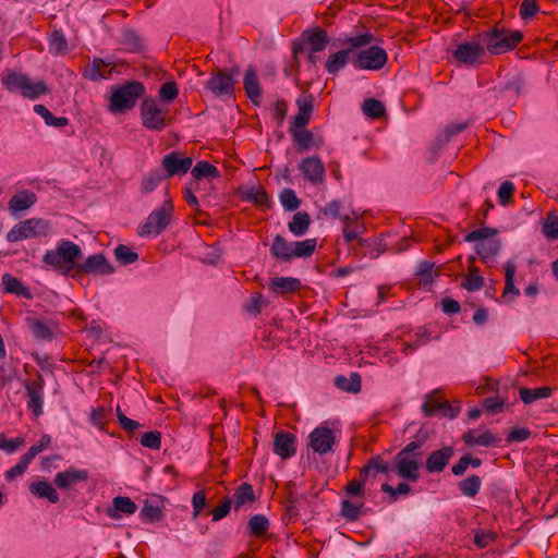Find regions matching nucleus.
<instances>
[{"instance_id": "1", "label": "nucleus", "mask_w": 558, "mask_h": 558, "mask_svg": "<svg viewBox=\"0 0 558 558\" xmlns=\"http://www.w3.org/2000/svg\"><path fill=\"white\" fill-rule=\"evenodd\" d=\"M81 247L70 241L60 240L54 250H48L43 256V263L47 268L68 276L72 269H76L77 260L82 258Z\"/></svg>"}, {"instance_id": "2", "label": "nucleus", "mask_w": 558, "mask_h": 558, "mask_svg": "<svg viewBox=\"0 0 558 558\" xmlns=\"http://www.w3.org/2000/svg\"><path fill=\"white\" fill-rule=\"evenodd\" d=\"M478 38L483 41L486 51L493 56H499L515 49L523 40V34L520 31L495 26L481 32Z\"/></svg>"}, {"instance_id": "3", "label": "nucleus", "mask_w": 558, "mask_h": 558, "mask_svg": "<svg viewBox=\"0 0 558 558\" xmlns=\"http://www.w3.org/2000/svg\"><path fill=\"white\" fill-rule=\"evenodd\" d=\"M422 447V440H413L397 453L395 458V471L400 477L412 482L418 480Z\"/></svg>"}, {"instance_id": "4", "label": "nucleus", "mask_w": 558, "mask_h": 558, "mask_svg": "<svg viewBox=\"0 0 558 558\" xmlns=\"http://www.w3.org/2000/svg\"><path fill=\"white\" fill-rule=\"evenodd\" d=\"M144 93L145 86L138 81H129L123 85L116 86L112 88L108 109L112 113L131 110Z\"/></svg>"}, {"instance_id": "5", "label": "nucleus", "mask_w": 558, "mask_h": 558, "mask_svg": "<svg viewBox=\"0 0 558 558\" xmlns=\"http://www.w3.org/2000/svg\"><path fill=\"white\" fill-rule=\"evenodd\" d=\"M142 125L154 132L162 131L171 122L168 110L163 109L159 101L153 97L143 99L140 112Z\"/></svg>"}, {"instance_id": "6", "label": "nucleus", "mask_w": 558, "mask_h": 558, "mask_svg": "<svg viewBox=\"0 0 558 558\" xmlns=\"http://www.w3.org/2000/svg\"><path fill=\"white\" fill-rule=\"evenodd\" d=\"M173 206L170 201H166L161 207L154 209L145 222L140 226L138 235L158 236L171 223Z\"/></svg>"}, {"instance_id": "7", "label": "nucleus", "mask_w": 558, "mask_h": 558, "mask_svg": "<svg viewBox=\"0 0 558 558\" xmlns=\"http://www.w3.org/2000/svg\"><path fill=\"white\" fill-rule=\"evenodd\" d=\"M51 231L49 221L43 218H29L14 226L7 234L9 242L47 236Z\"/></svg>"}, {"instance_id": "8", "label": "nucleus", "mask_w": 558, "mask_h": 558, "mask_svg": "<svg viewBox=\"0 0 558 558\" xmlns=\"http://www.w3.org/2000/svg\"><path fill=\"white\" fill-rule=\"evenodd\" d=\"M388 61L386 50L379 46H371L360 50L352 60L354 68L360 70L378 71Z\"/></svg>"}, {"instance_id": "9", "label": "nucleus", "mask_w": 558, "mask_h": 558, "mask_svg": "<svg viewBox=\"0 0 558 558\" xmlns=\"http://www.w3.org/2000/svg\"><path fill=\"white\" fill-rule=\"evenodd\" d=\"M422 412L426 417L434 416L440 412L445 417L454 418L460 412V407H453L448 401L442 400L441 392L437 389L425 396Z\"/></svg>"}, {"instance_id": "10", "label": "nucleus", "mask_w": 558, "mask_h": 558, "mask_svg": "<svg viewBox=\"0 0 558 558\" xmlns=\"http://www.w3.org/2000/svg\"><path fill=\"white\" fill-rule=\"evenodd\" d=\"M239 73L236 68L230 72L218 70L206 82V88L217 97L232 96L234 94V76Z\"/></svg>"}, {"instance_id": "11", "label": "nucleus", "mask_w": 558, "mask_h": 558, "mask_svg": "<svg viewBox=\"0 0 558 558\" xmlns=\"http://www.w3.org/2000/svg\"><path fill=\"white\" fill-rule=\"evenodd\" d=\"M485 54V46L478 37L477 40L459 44L452 53L453 58L458 62L466 65H475L476 63H482Z\"/></svg>"}, {"instance_id": "12", "label": "nucleus", "mask_w": 558, "mask_h": 558, "mask_svg": "<svg viewBox=\"0 0 558 558\" xmlns=\"http://www.w3.org/2000/svg\"><path fill=\"white\" fill-rule=\"evenodd\" d=\"M192 166L193 158L185 157L180 151L168 153L161 160V167L167 178L182 177L189 172Z\"/></svg>"}, {"instance_id": "13", "label": "nucleus", "mask_w": 558, "mask_h": 558, "mask_svg": "<svg viewBox=\"0 0 558 558\" xmlns=\"http://www.w3.org/2000/svg\"><path fill=\"white\" fill-rule=\"evenodd\" d=\"M335 444V434L326 426H318L314 428L308 436V446L318 454H326L330 452Z\"/></svg>"}, {"instance_id": "14", "label": "nucleus", "mask_w": 558, "mask_h": 558, "mask_svg": "<svg viewBox=\"0 0 558 558\" xmlns=\"http://www.w3.org/2000/svg\"><path fill=\"white\" fill-rule=\"evenodd\" d=\"M299 170L304 179L313 185H320L325 182V165L320 158L313 156L303 158L299 163Z\"/></svg>"}, {"instance_id": "15", "label": "nucleus", "mask_w": 558, "mask_h": 558, "mask_svg": "<svg viewBox=\"0 0 558 558\" xmlns=\"http://www.w3.org/2000/svg\"><path fill=\"white\" fill-rule=\"evenodd\" d=\"M76 271L83 274L94 275H109L114 271V268L107 260L104 254L89 255L84 263L76 265Z\"/></svg>"}, {"instance_id": "16", "label": "nucleus", "mask_w": 558, "mask_h": 558, "mask_svg": "<svg viewBox=\"0 0 558 558\" xmlns=\"http://www.w3.org/2000/svg\"><path fill=\"white\" fill-rule=\"evenodd\" d=\"M274 452L281 459H290L296 452V437L292 433L280 430L275 435Z\"/></svg>"}, {"instance_id": "17", "label": "nucleus", "mask_w": 558, "mask_h": 558, "mask_svg": "<svg viewBox=\"0 0 558 558\" xmlns=\"http://www.w3.org/2000/svg\"><path fill=\"white\" fill-rule=\"evenodd\" d=\"M88 477L87 470L70 466L65 471L57 473L53 482L61 489H70L80 482H86Z\"/></svg>"}, {"instance_id": "18", "label": "nucleus", "mask_w": 558, "mask_h": 558, "mask_svg": "<svg viewBox=\"0 0 558 558\" xmlns=\"http://www.w3.org/2000/svg\"><path fill=\"white\" fill-rule=\"evenodd\" d=\"M454 454V449L451 446H444L442 448L433 451L426 459L425 468L429 473H440L447 466L448 462Z\"/></svg>"}, {"instance_id": "19", "label": "nucleus", "mask_w": 558, "mask_h": 558, "mask_svg": "<svg viewBox=\"0 0 558 558\" xmlns=\"http://www.w3.org/2000/svg\"><path fill=\"white\" fill-rule=\"evenodd\" d=\"M296 105L299 111L293 118L291 128L303 129L310 123L314 108V97L310 94H303L298 98Z\"/></svg>"}, {"instance_id": "20", "label": "nucleus", "mask_w": 558, "mask_h": 558, "mask_svg": "<svg viewBox=\"0 0 558 558\" xmlns=\"http://www.w3.org/2000/svg\"><path fill=\"white\" fill-rule=\"evenodd\" d=\"M26 395H27V408L35 414V416H39L43 414V404H44V385L43 381L33 380L26 385Z\"/></svg>"}, {"instance_id": "21", "label": "nucleus", "mask_w": 558, "mask_h": 558, "mask_svg": "<svg viewBox=\"0 0 558 558\" xmlns=\"http://www.w3.org/2000/svg\"><path fill=\"white\" fill-rule=\"evenodd\" d=\"M243 87L247 98L254 104L258 105L263 94L259 78L255 68L250 66L243 77Z\"/></svg>"}, {"instance_id": "22", "label": "nucleus", "mask_w": 558, "mask_h": 558, "mask_svg": "<svg viewBox=\"0 0 558 558\" xmlns=\"http://www.w3.org/2000/svg\"><path fill=\"white\" fill-rule=\"evenodd\" d=\"M162 499L159 496H153L145 500L140 511V518L144 523L158 522L162 519Z\"/></svg>"}, {"instance_id": "23", "label": "nucleus", "mask_w": 558, "mask_h": 558, "mask_svg": "<svg viewBox=\"0 0 558 558\" xmlns=\"http://www.w3.org/2000/svg\"><path fill=\"white\" fill-rule=\"evenodd\" d=\"M301 288V280L294 277H275L269 282V290L279 295L293 294Z\"/></svg>"}, {"instance_id": "24", "label": "nucleus", "mask_w": 558, "mask_h": 558, "mask_svg": "<svg viewBox=\"0 0 558 558\" xmlns=\"http://www.w3.org/2000/svg\"><path fill=\"white\" fill-rule=\"evenodd\" d=\"M37 202V196L29 190H22L15 193L9 201V209L12 214L24 211L33 207Z\"/></svg>"}, {"instance_id": "25", "label": "nucleus", "mask_w": 558, "mask_h": 558, "mask_svg": "<svg viewBox=\"0 0 558 558\" xmlns=\"http://www.w3.org/2000/svg\"><path fill=\"white\" fill-rule=\"evenodd\" d=\"M28 75L22 72L5 70L1 75V83L9 93H16L23 90L25 83H27Z\"/></svg>"}, {"instance_id": "26", "label": "nucleus", "mask_w": 558, "mask_h": 558, "mask_svg": "<svg viewBox=\"0 0 558 558\" xmlns=\"http://www.w3.org/2000/svg\"><path fill=\"white\" fill-rule=\"evenodd\" d=\"M269 251L276 259L290 262L293 258V242H288L283 236L277 234L272 240Z\"/></svg>"}, {"instance_id": "27", "label": "nucleus", "mask_w": 558, "mask_h": 558, "mask_svg": "<svg viewBox=\"0 0 558 558\" xmlns=\"http://www.w3.org/2000/svg\"><path fill=\"white\" fill-rule=\"evenodd\" d=\"M302 37L305 38L306 43L310 45L312 52L325 50L329 41L327 32L320 27L304 31Z\"/></svg>"}, {"instance_id": "28", "label": "nucleus", "mask_w": 558, "mask_h": 558, "mask_svg": "<svg viewBox=\"0 0 558 558\" xmlns=\"http://www.w3.org/2000/svg\"><path fill=\"white\" fill-rule=\"evenodd\" d=\"M109 65V62L100 58H94L93 62L85 66L83 76L93 82L108 78L111 75V70L102 72V69Z\"/></svg>"}, {"instance_id": "29", "label": "nucleus", "mask_w": 558, "mask_h": 558, "mask_svg": "<svg viewBox=\"0 0 558 558\" xmlns=\"http://www.w3.org/2000/svg\"><path fill=\"white\" fill-rule=\"evenodd\" d=\"M29 490L38 498H46L51 504L59 501V494L56 488L47 481H39L29 485Z\"/></svg>"}, {"instance_id": "30", "label": "nucleus", "mask_w": 558, "mask_h": 558, "mask_svg": "<svg viewBox=\"0 0 558 558\" xmlns=\"http://www.w3.org/2000/svg\"><path fill=\"white\" fill-rule=\"evenodd\" d=\"M290 133L299 153H305L314 145V135L305 128H290Z\"/></svg>"}, {"instance_id": "31", "label": "nucleus", "mask_w": 558, "mask_h": 558, "mask_svg": "<svg viewBox=\"0 0 558 558\" xmlns=\"http://www.w3.org/2000/svg\"><path fill=\"white\" fill-rule=\"evenodd\" d=\"M192 178L197 180L207 179L211 181L220 177L218 168L206 160H199L191 168Z\"/></svg>"}, {"instance_id": "32", "label": "nucleus", "mask_w": 558, "mask_h": 558, "mask_svg": "<svg viewBox=\"0 0 558 558\" xmlns=\"http://www.w3.org/2000/svg\"><path fill=\"white\" fill-rule=\"evenodd\" d=\"M352 52V49H343L331 53L326 62V71L329 74H337L340 70H342L349 62V56Z\"/></svg>"}, {"instance_id": "33", "label": "nucleus", "mask_w": 558, "mask_h": 558, "mask_svg": "<svg viewBox=\"0 0 558 558\" xmlns=\"http://www.w3.org/2000/svg\"><path fill=\"white\" fill-rule=\"evenodd\" d=\"M553 393V388L544 386L537 388L522 387L519 390L520 399L524 404H531L539 399L549 398Z\"/></svg>"}, {"instance_id": "34", "label": "nucleus", "mask_w": 558, "mask_h": 558, "mask_svg": "<svg viewBox=\"0 0 558 558\" xmlns=\"http://www.w3.org/2000/svg\"><path fill=\"white\" fill-rule=\"evenodd\" d=\"M335 385L342 391L357 393L361 390L362 378L356 372H352L349 377L338 375L335 378Z\"/></svg>"}, {"instance_id": "35", "label": "nucleus", "mask_w": 558, "mask_h": 558, "mask_svg": "<svg viewBox=\"0 0 558 558\" xmlns=\"http://www.w3.org/2000/svg\"><path fill=\"white\" fill-rule=\"evenodd\" d=\"M255 501V494L253 487L248 483L241 484L233 494L232 504H234V510L239 511L241 507L246 504Z\"/></svg>"}, {"instance_id": "36", "label": "nucleus", "mask_w": 558, "mask_h": 558, "mask_svg": "<svg viewBox=\"0 0 558 558\" xmlns=\"http://www.w3.org/2000/svg\"><path fill=\"white\" fill-rule=\"evenodd\" d=\"M389 465L379 456L369 459L368 463L361 469L360 476L367 481L368 476H376L377 473H388Z\"/></svg>"}, {"instance_id": "37", "label": "nucleus", "mask_w": 558, "mask_h": 558, "mask_svg": "<svg viewBox=\"0 0 558 558\" xmlns=\"http://www.w3.org/2000/svg\"><path fill=\"white\" fill-rule=\"evenodd\" d=\"M311 217L306 211H298L288 223L289 231L295 236H302L308 230Z\"/></svg>"}, {"instance_id": "38", "label": "nucleus", "mask_w": 558, "mask_h": 558, "mask_svg": "<svg viewBox=\"0 0 558 558\" xmlns=\"http://www.w3.org/2000/svg\"><path fill=\"white\" fill-rule=\"evenodd\" d=\"M49 93V88L44 81L33 82L28 76L25 87L21 92V96L31 100H36Z\"/></svg>"}, {"instance_id": "39", "label": "nucleus", "mask_w": 558, "mask_h": 558, "mask_svg": "<svg viewBox=\"0 0 558 558\" xmlns=\"http://www.w3.org/2000/svg\"><path fill=\"white\" fill-rule=\"evenodd\" d=\"M28 326H29V329H31L33 336L36 339L46 340V341L52 340L53 330H52V327L50 326V324H48L41 319L32 318V319H28Z\"/></svg>"}, {"instance_id": "40", "label": "nucleus", "mask_w": 558, "mask_h": 558, "mask_svg": "<svg viewBox=\"0 0 558 558\" xmlns=\"http://www.w3.org/2000/svg\"><path fill=\"white\" fill-rule=\"evenodd\" d=\"M499 250L500 243L498 240H488L476 244V253L485 263L493 262Z\"/></svg>"}, {"instance_id": "41", "label": "nucleus", "mask_w": 558, "mask_h": 558, "mask_svg": "<svg viewBox=\"0 0 558 558\" xmlns=\"http://www.w3.org/2000/svg\"><path fill=\"white\" fill-rule=\"evenodd\" d=\"M505 290L502 296L506 299L509 294L513 296H518L520 294L519 289L514 286V276H515V263L513 260H508L505 264Z\"/></svg>"}, {"instance_id": "42", "label": "nucleus", "mask_w": 558, "mask_h": 558, "mask_svg": "<svg viewBox=\"0 0 558 558\" xmlns=\"http://www.w3.org/2000/svg\"><path fill=\"white\" fill-rule=\"evenodd\" d=\"M33 110L44 119L48 126L63 128L69 124V119L66 117L56 118L44 105L37 104L34 106Z\"/></svg>"}, {"instance_id": "43", "label": "nucleus", "mask_w": 558, "mask_h": 558, "mask_svg": "<svg viewBox=\"0 0 558 558\" xmlns=\"http://www.w3.org/2000/svg\"><path fill=\"white\" fill-rule=\"evenodd\" d=\"M435 264L428 260H422L418 263L415 275L418 279V283L423 287L430 284L434 280V276L438 275V271L434 270Z\"/></svg>"}, {"instance_id": "44", "label": "nucleus", "mask_w": 558, "mask_h": 558, "mask_svg": "<svg viewBox=\"0 0 558 558\" xmlns=\"http://www.w3.org/2000/svg\"><path fill=\"white\" fill-rule=\"evenodd\" d=\"M482 486V480L478 475H471L458 483V488L461 494L469 498H474Z\"/></svg>"}, {"instance_id": "45", "label": "nucleus", "mask_w": 558, "mask_h": 558, "mask_svg": "<svg viewBox=\"0 0 558 558\" xmlns=\"http://www.w3.org/2000/svg\"><path fill=\"white\" fill-rule=\"evenodd\" d=\"M167 179L160 169H154L146 173L141 183V191L145 194L153 192L162 180Z\"/></svg>"}, {"instance_id": "46", "label": "nucleus", "mask_w": 558, "mask_h": 558, "mask_svg": "<svg viewBox=\"0 0 558 558\" xmlns=\"http://www.w3.org/2000/svg\"><path fill=\"white\" fill-rule=\"evenodd\" d=\"M250 533L255 537H262L269 529V521L264 514H254L247 522Z\"/></svg>"}, {"instance_id": "47", "label": "nucleus", "mask_w": 558, "mask_h": 558, "mask_svg": "<svg viewBox=\"0 0 558 558\" xmlns=\"http://www.w3.org/2000/svg\"><path fill=\"white\" fill-rule=\"evenodd\" d=\"M49 51L53 54H64L68 51V41L62 31L54 29L49 36Z\"/></svg>"}, {"instance_id": "48", "label": "nucleus", "mask_w": 558, "mask_h": 558, "mask_svg": "<svg viewBox=\"0 0 558 558\" xmlns=\"http://www.w3.org/2000/svg\"><path fill=\"white\" fill-rule=\"evenodd\" d=\"M362 109L364 114L372 119H379L386 112L384 104L375 98L365 99Z\"/></svg>"}, {"instance_id": "49", "label": "nucleus", "mask_w": 558, "mask_h": 558, "mask_svg": "<svg viewBox=\"0 0 558 558\" xmlns=\"http://www.w3.org/2000/svg\"><path fill=\"white\" fill-rule=\"evenodd\" d=\"M316 245V239L293 242V258L310 257L314 253Z\"/></svg>"}, {"instance_id": "50", "label": "nucleus", "mask_w": 558, "mask_h": 558, "mask_svg": "<svg viewBox=\"0 0 558 558\" xmlns=\"http://www.w3.org/2000/svg\"><path fill=\"white\" fill-rule=\"evenodd\" d=\"M279 201L282 207L289 211L296 210L301 205V201L296 196V193L292 189L288 187L282 190L279 195Z\"/></svg>"}, {"instance_id": "51", "label": "nucleus", "mask_w": 558, "mask_h": 558, "mask_svg": "<svg viewBox=\"0 0 558 558\" xmlns=\"http://www.w3.org/2000/svg\"><path fill=\"white\" fill-rule=\"evenodd\" d=\"M114 257L121 265H130L138 259V254L129 246L120 244L114 248Z\"/></svg>"}, {"instance_id": "52", "label": "nucleus", "mask_w": 558, "mask_h": 558, "mask_svg": "<svg viewBox=\"0 0 558 558\" xmlns=\"http://www.w3.org/2000/svg\"><path fill=\"white\" fill-rule=\"evenodd\" d=\"M497 234V230L494 228L483 227L476 230L471 231L464 238L466 242H483L493 240L492 238Z\"/></svg>"}, {"instance_id": "53", "label": "nucleus", "mask_w": 558, "mask_h": 558, "mask_svg": "<svg viewBox=\"0 0 558 558\" xmlns=\"http://www.w3.org/2000/svg\"><path fill=\"white\" fill-rule=\"evenodd\" d=\"M363 502H354L350 500H343L341 502V514L348 521H355L361 514Z\"/></svg>"}, {"instance_id": "54", "label": "nucleus", "mask_w": 558, "mask_h": 558, "mask_svg": "<svg viewBox=\"0 0 558 558\" xmlns=\"http://www.w3.org/2000/svg\"><path fill=\"white\" fill-rule=\"evenodd\" d=\"M2 284L4 288V291L8 293H13L16 295H24L25 294V287L22 284V282L13 277L10 274H5L2 277Z\"/></svg>"}, {"instance_id": "55", "label": "nucleus", "mask_w": 558, "mask_h": 558, "mask_svg": "<svg viewBox=\"0 0 558 558\" xmlns=\"http://www.w3.org/2000/svg\"><path fill=\"white\" fill-rule=\"evenodd\" d=\"M159 101L169 104L173 101L178 95L179 89L177 84L173 81H169L163 83L159 88Z\"/></svg>"}, {"instance_id": "56", "label": "nucleus", "mask_w": 558, "mask_h": 558, "mask_svg": "<svg viewBox=\"0 0 558 558\" xmlns=\"http://www.w3.org/2000/svg\"><path fill=\"white\" fill-rule=\"evenodd\" d=\"M113 508L124 514H133L137 510V506L129 497L118 496L113 498Z\"/></svg>"}, {"instance_id": "57", "label": "nucleus", "mask_w": 558, "mask_h": 558, "mask_svg": "<svg viewBox=\"0 0 558 558\" xmlns=\"http://www.w3.org/2000/svg\"><path fill=\"white\" fill-rule=\"evenodd\" d=\"M484 286V278L480 276L475 268L470 269L469 276L462 282V287L468 291H478Z\"/></svg>"}, {"instance_id": "58", "label": "nucleus", "mask_w": 558, "mask_h": 558, "mask_svg": "<svg viewBox=\"0 0 558 558\" xmlns=\"http://www.w3.org/2000/svg\"><path fill=\"white\" fill-rule=\"evenodd\" d=\"M543 232L549 239L558 238V216L549 213L543 223Z\"/></svg>"}, {"instance_id": "59", "label": "nucleus", "mask_w": 558, "mask_h": 558, "mask_svg": "<svg viewBox=\"0 0 558 558\" xmlns=\"http://www.w3.org/2000/svg\"><path fill=\"white\" fill-rule=\"evenodd\" d=\"M141 445L149 449L158 450L161 446V433L158 430L144 433L141 437Z\"/></svg>"}, {"instance_id": "60", "label": "nucleus", "mask_w": 558, "mask_h": 558, "mask_svg": "<svg viewBox=\"0 0 558 558\" xmlns=\"http://www.w3.org/2000/svg\"><path fill=\"white\" fill-rule=\"evenodd\" d=\"M381 490L390 495L392 501H396L399 495H408L411 487L407 483H399L397 487H392L388 483H385L381 485Z\"/></svg>"}, {"instance_id": "61", "label": "nucleus", "mask_w": 558, "mask_h": 558, "mask_svg": "<svg viewBox=\"0 0 558 558\" xmlns=\"http://www.w3.org/2000/svg\"><path fill=\"white\" fill-rule=\"evenodd\" d=\"M375 37L371 33H363L357 36L349 37L345 39V44H348L351 48H362L374 41Z\"/></svg>"}, {"instance_id": "62", "label": "nucleus", "mask_w": 558, "mask_h": 558, "mask_svg": "<svg viewBox=\"0 0 558 558\" xmlns=\"http://www.w3.org/2000/svg\"><path fill=\"white\" fill-rule=\"evenodd\" d=\"M531 430L526 427H515L510 430L506 440L508 444L522 442L530 438Z\"/></svg>"}, {"instance_id": "63", "label": "nucleus", "mask_w": 558, "mask_h": 558, "mask_svg": "<svg viewBox=\"0 0 558 558\" xmlns=\"http://www.w3.org/2000/svg\"><path fill=\"white\" fill-rule=\"evenodd\" d=\"M514 192V184L510 181H505L501 183L498 190V201L501 205H507L510 203L511 197Z\"/></svg>"}, {"instance_id": "64", "label": "nucleus", "mask_w": 558, "mask_h": 558, "mask_svg": "<svg viewBox=\"0 0 558 558\" xmlns=\"http://www.w3.org/2000/svg\"><path fill=\"white\" fill-rule=\"evenodd\" d=\"M539 10L536 0H523L520 7V16L523 20L533 17Z\"/></svg>"}]
</instances>
